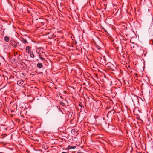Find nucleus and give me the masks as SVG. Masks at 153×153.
Wrapping results in <instances>:
<instances>
[{"mask_svg": "<svg viewBox=\"0 0 153 153\" xmlns=\"http://www.w3.org/2000/svg\"><path fill=\"white\" fill-rule=\"evenodd\" d=\"M10 45L13 46L14 48H16L17 47L19 42L16 40H10L9 42Z\"/></svg>", "mask_w": 153, "mask_h": 153, "instance_id": "obj_1", "label": "nucleus"}, {"mask_svg": "<svg viewBox=\"0 0 153 153\" xmlns=\"http://www.w3.org/2000/svg\"><path fill=\"white\" fill-rule=\"evenodd\" d=\"M48 36L49 39H51L53 38H54L56 37V36L54 35L53 32L50 31L48 32Z\"/></svg>", "mask_w": 153, "mask_h": 153, "instance_id": "obj_2", "label": "nucleus"}, {"mask_svg": "<svg viewBox=\"0 0 153 153\" xmlns=\"http://www.w3.org/2000/svg\"><path fill=\"white\" fill-rule=\"evenodd\" d=\"M36 52L38 54L39 57L40 56H44L45 55V53L42 51H38V50L36 51Z\"/></svg>", "mask_w": 153, "mask_h": 153, "instance_id": "obj_3", "label": "nucleus"}, {"mask_svg": "<svg viewBox=\"0 0 153 153\" xmlns=\"http://www.w3.org/2000/svg\"><path fill=\"white\" fill-rule=\"evenodd\" d=\"M89 45L88 43H85L83 44L82 45V48L85 50H86L89 48Z\"/></svg>", "mask_w": 153, "mask_h": 153, "instance_id": "obj_4", "label": "nucleus"}, {"mask_svg": "<svg viewBox=\"0 0 153 153\" xmlns=\"http://www.w3.org/2000/svg\"><path fill=\"white\" fill-rule=\"evenodd\" d=\"M108 67L112 71H115L117 69V68L114 67V65L111 63V64H108Z\"/></svg>", "mask_w": 153, "mask_h": 153, "instance_id": "obj_5", "label": "nucleus"}, {"mask_svg": "<svg viewBox=\"0 0 153 153\" xmlns=\"http://www.w3.org/2000/svg\"><path fill=\"white\" fill-rule=\"evenodd\" d=\"M24 81L22 80H19L17 81V84L18 85H19V86H23V85Z\"/></svg>", "mask_w": 153, "mask_h": 153, "instance_id": "obj_6", "label": "nucleus"}, {"mask_svg": "<svg viewBox=\"0 0 153 153\" xmlns=\"http://www.w3.org/2000/svg\"><path fill=\"white\" fill-rule=\"evenodd\" d=\"M26 51L28 52V53H30L31 52V47L29 46H26Z\"/></svg>", "mask_w": 153, "mask_h": 153, "instance_id": "obj_7", "label": "nucleus"}, {"mask_svg": "<svg viewBox=\"0 0 153 153\" xmlns=\"http://www.w3.org/2000/svg\"><path fill=\"white\" fill-rule=\"evenodd\" d=\"M115 127L111 125L108 127L109 131L110 132H112V131L115 129Z\"/></svg>", "mask_w": 153, "mask_h": 153, "instance_id": "obj_8", "label": "nucleus"}, {"mask_svg": "<svg viewBox=\"0 0 153 153\" xmlns=\"http://www.w3.org/2000/svg\"><path fill=\"white\" fill-rule=\"evenodd\" d=\"M36 20L38 21V22H39L40 25L42 26L43 25V22L42 21V20L40 18L37 19Z\"/></svg>", "mask_w": 153, "mask_h": 153, "instance_id": "obj_9", "label": "nucleus"}, {"mask_svg": "<svg viewBox=\"0 0 153 153\" xmlns=\"http://www.w3.org/2000/svg\"><path fill=\"white\" fill-rule=\"evenodd\" d=\"M37 66L38 68L41 69L43 67V65L42 63L39 62L37 64Z\"/></svg>", "mask_w": 153, "mask_h": 153, "instance_id": "obj_10", "label": "nucleus"}, {"mask_svg": "<svg viewBox=\"0 0 153 153\" xmlns=\"http://www.w3.org/2000/svg\"><path fill=\"white\" fill-rule=\"evenodd\" d=\"M28 54H30V57L31 58H34L35 57L34 55L33 54V51H32L31 52H30V53H29Z\"/></svg>", "mask_w": 153, "mask_h": 153, "instance_id": "obj_11", "label": "nucleus"}, {"mask_svg": "<svg viewBox=\"0 0 153 153\" xmlns=\"http://www.w3.org/2000/svg\"><path fill=\"white\" fill-rule=\"evenodd\" d=\"M76 148L75 146H72L70 145H69L68 146L67 148L66 149L69 150L71 149H74Z\"/></svg>", "mask_w": 153, "mask_h": 153, "instance_id": "obj_12", "label": "nucleus"}, {"mask_svg": "<svg viewBox=\"0 0 153 153\" xmlns=\"http://www.w3.org/2000/svg\"><path fill=\"white\" fill-rule=\"evenodd\" d=\"M103 59L104 60V62L105 64L108 65V64H111V62H108V61L105 58V57H103Z\"/></svg>", "mask_w": 153, "mask_h": 153, "instance_id": "obj_13", "label": "nucleus"}, {"mask_svg": "<svg viewBox=\"0 0 153 153\" xmlns=\"http://www.w3.org/2000/svg\"><path fill=\"white\" fill-rule=\"evenodd\" d=\"M4 40L6 42H8L9 41L10 38L8 36H5L4 37Z\"/></svg>", "mask_w": 153, "mask_h": 153, "instance_id": "obj_14", "label": "nucleus"}, {"mask_svg": "<svg viewBox=\"0 0 153 153\" xmlns=\"http://www.w3.org/2000/svg\"><path fill=\"white\" fill-rule=\"evenodd\" d=\"M21 39L24 43L25 44L26 43H27V41L26 39H24L23 38H21Z\"/></svg>", "mask_w": 153, "mask_h": 153, "instance_id": "obj_15", "label": "nucleus"}, {"mask_svg": "<svg viewBox=\"0 0 153 153\" xmlns=\"http://www.w3.org/2000/svg\"><path fill=\"white\" fill-rule=\"evenodd\" d=\"M25 45H23V44H21L19 45V48L21 49H23L25 47Z\"/></svg>", "mask_w": 153, "mask_h": 153, "instance_id": "obj_16", "label": "nucleus"}, {"mask_svg": "<svg viewBox=\"0 0 153 153\" xmlns=\"http://www.w3.org/2000/svg\"><path fill=\"white\" fill-rule=\"evenodd\" d=\"M43 56H40L39 58L42 61H44L45 60V59L43 57Z\"/></svg>", "mask_w": 153, "mask_h": 153, "instance_id": "obj_17", "label": "nucleus"}, {"mask_svg": "<svg viewBox=\"0 0 153 153\" xmlns=\"http://www.w3.org/2000/svg\"><path fill=\"white\" fill-rule=\"evenodd\" d=\"M60 104L62 106H64L65 105V103L63 102H61Z\"/></svg>", "mask_w": 153, "mask_h": 153, "instance_id": "obj_18", "label": "nucleus"}, {"mask_svg": "<svg viewBox=\"0 0 153 153\" xmlns=\"http://www.w3.org/2000/svg\"><path fill=\"white\" fill-rule=\"evenodd\" d=\"M134 97H135V98H136V100H137L138 99L137 97V96H134Z\"/></svg>", "mask_w": 153, "mask_h": 153, "instance_id": "obj_19", "label": "nucleus"}, {"mask_svg": "<svg viewBox=\"0 0 153 153\" xmlns=\"http://www.w3.org/2000/svg\"><path fill=\"white\" fill-rule=\"evenodd\" d=\"M97 48H98V49H100V47L99 46H98V45H97Z\"/></svg>", "mask_w": 153, "mask_h": 153, "instance_id": "obj_20", "label": "nucleus"}, {"mask_svg": "<svg viewBox=\"0 0 153 153\" xmlns=\"http://www.w3.org/2000/svg\"><path fill=\"white\" fill-rule=\"evenodd\" d=\"M79 106L81 107H82V103H80L79 104Z\"/></svg>", "mask_w": 153, "mask_h": 153, "instance_id": "obj_21", "label": "nucleus"}, {"mask_svg": "<svg viewBox=\"0 0 153 153\" xmlns=\"http://www.w3.org/2000/svg\"><path fill=\"white\" fill-rule=\"evenodd\" d=\"M61 153H68V152H62Z\"/></svg>", "mask_w": 153, "mask_h": 153, "instance_id": "obj_22", "label": "nucleus"}, {"mask_svg": "<svg viewBox=\"0 0 153 153\" xmlns=\"http://www.w3.org/2000/svg\"><path fill=\"white\" fill-rule=\"evenodd\" d=\"M132 101L134 102V99L132 98Z\"/></svg>", "mask_w": 153, "mask_h": 153, "instance_id": "obj_23", "label": "nucleus"}, {"mask_svg": "<svg viewBox=\"0 0 153 153\" xmlns=\"http://www.w3.org/2000/svg\"><path fill=\"white\" fill-rule=\"evenodd\" d=\"M104 6H105V9H106V7H105L106 6V5H105H105H104Z\"/></svg>", "mask_w": 153, "mask_h": 153, "instance_id": "obj_24", "label": "nucleus"}]
</instances>
